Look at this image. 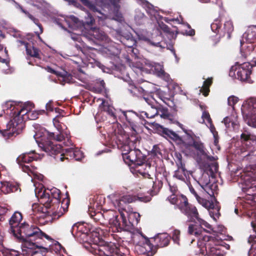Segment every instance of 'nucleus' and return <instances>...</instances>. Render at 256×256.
I'll use <instances>...</instances> for the list:
<instances>
[{"mask_svg": "<svg viewBox=\"0 0 256 256\" xmlns=\"http://www.w3.org/2000/svg\"><path fill=\"white\" fill-rule=\"evenodd\" d=\"M72 236L80 242H88L89 250L96 256H124L112 242H108L100 237L99 232H90V226L86 223L74 224L71 229Z\"/></svg>", "mask_w": 256, "mask_h": 256, "instance_id": "1", "label": "nucleus"}, {"mask_svg": "<svg viewBox=\"0 0 256 256\" xmlns=\"http://www.w3.org/2000/svg\"><path fill=\"white\" fill-rule=\"evenodd\" d=\"M156 128L163 136L170 138L174 141H178L182 143L185 147L186 150L188 152L190 156L195 158L200 165H204L206 161L214 162L216 160L214 157L208 154V152L204 144L202 142L199 136L188 134L186 131L184 130V132L192 140V142H184L180 136L172 130L165 128L160 125H158Z\"/></svg>", "mask_w": 256, "mask_h": 256, "instance_id": "2", "label": "nucleus"}, {"mask_svg": "<svg viewBox=\"0 0 256 256\" xmlns=\"http://www.w3.org/2000/svg\"><path fill=\"white\" fill-rule=\"evenodd\" d=\"M188 232L198 238V246L201 254L204 256H224V252L222 250V244L224 242L222 240L214 236L204 234L200 228H198L192 225L188 227Z\"/></svg>", "mask_w": 256, "mask_h": 256, "instance_id": "3", "label": "nucleus"}, {"mask_svg": "<svg viewBox=\"0 0 256 256\" xmlns=\"http://www.w3.org/2000/svg\"><path fill=\"white\" fill-rule=\"evenodd\" d=\"M171 239L170 236L166 233L160 234L151 240H154L155 246L152 243L147 237L140 233V234L134 235L132 240L136 244V250L140 254L153 256L157 252L158 248H163L168 245Z\"/></svg>", "mask_w": 256, "mask_h": 256, "instance_id": "4", "label": "nucleus"}, {"mask_svg": "<svg viewBox=\"0 0 256 256\" xmlns=\"http://www.w3.org/2000/svg\"><path fill=\"white\" fill-rule=\"evenodd\" d=\"M12 235L18 242L23 243V247L27 242H35L34 244H42L40 242L43 238L50 243H52L54 240L50 236L42 232L38 226L29 224L26 222L22 223L20 226L16 228V232L12 234Z\"/></svg>", "mask_w": 256, "mask_h": 256, "instance_id": "5", "label": "nucleus"}, {"mask_svg": "<svg viewBox=\"0 0 256 256\" xmlns=\"http://www.w3.org/2000/svg\"><path fill=\"white\" fill-rule=\"evenodd\" d=\"M111 139L114 141L118 148L122 152V158L124 154H128L136 146L138 138L132 136L128 137L126 134L120 124L118 123L113 124L109 130Z\"/></svg>", "mask_w": 256, "mask_h": 256, "instance_id": "6", "label": "nucleus"}, {"mask_svg": "<svg viewBox=\"0 0 256 256\" xmlns=\"http://www.w3.org/2000/svg\"><path fill=\"white\" fill-rule=\"evenodd\" d=\"M236 67H232L229 72L230 76H235V78L242 81L248 83H252V81L250 78L252 72V68L254 65L248 62H244L239 64V62H236Z\"/></svg>", "mask_w": 256, "mask_h": 256, "instance_id": "7", "label": "nucleus"}, {"mask_svg": "<svg viewBox=\"0 0 256 256\" xmlns=\"http://www.w3.org/2000/svg\"><path fill=\"white\" fill-rule=\"evenodd\" d=\"M46 132V135L41 138L39 146L49 155L54 156V158L56 160V157L62 152V146L51 140L52 138H54V133L48 132Z\"/></svg>", "mask_w": 256, "mask_h": 256, "instance_id": "8", "label": "nucleus"}, {"mask_svg": "<svg viewBox=\"0 0 256 256\" xmlns=\"http://www.w3.org/2000/svg\"><path fill=\"white\" fill-rule=\"evenodd\" d=\"M60 190L53 188L50 190H40L38 194V197L39 198L40 202L46 208H48L54 203H60Z\"/></svg>", "mask_w": 256, "mask_h": 256, "instance_id": "9", "label": "nucleus"}, {"mask_svg": "<svg viewBox=\"0 0 256 256\" xmlns=\"http://www.w3.org/2000/svg\"><path fill=\"white\" fill-rule=\"evenodd\" d=\"M140 216L139 213L134 212L132 209L130 212H122L120 218V232L122 230L130 231L137 226L140 220Z\"/></svg>", "mask_w": 256, "mask_h": 256, "instance_id": "10", "label": "nucleus"}, {"mask_svg": "<svg viewBox=\"0 0 256 256\" xmlns=\"http://www.w3.org/2000/svg\"><path fill=\"white\" fill-rule=\"evenodd\" d=\"M40 242L42 244H34L35 242H28L24 244V248H27V250H26V254L28 255L27 256H46L51 244L44 239H42Z\"/></svg>", "mask_w": 256, "mask_h": 256, "instance_id": "11", "label": "nucleus"}, {"mask_svg": "<svg viewBox=\"0 0 256 256\" xmlns=\"http://www.w3.org/2000/svg\"><path fill=\"white\" fill-rule=\"evenodd\" d=\"M147 198L146 197H138L136 196L132 195H126L120 198L119 200L116 201V206L118 208V210L121 214L122 212H124L126 214V212H130V210L132 208L130 205V203L134 202L138 200L142 202H147ZM121 216V215H120Z\"/></svg>", "mask_w": 256, "mask_h": 256, "instance_id": "12", "label": "nucleus"}, {"mask_svg": "<svg viewBox=\"0 0 256 256\" xmlns=\"http://www.w3.org/2000/svg\"><path fill=\"white\" fill-rule=\"evenodd\" d=\"M104 220L108 221L109 231L112 232H120V217L116 212L112 210H107L103 212Z\"/></svg>", "mask_w": 256, "mask_h": 256, "instance_id": "13", "label": "nucleus"}, {"mask_svg": "<svg viewBox=\"0 0 256 256\" xmlns=\"http://www.w3.org/2000/svg\"><path fill=\"white\" fill-rule=\"evenodd\" d=\"M136 147V146L128 154H124V160L128 164H134L136 166H138L140 164H142L143 160L146 159V157Z\"/></svg>", "mask_w": 256, "mask_h": 256, "instance_id": "14", "label": "nucleus"}, {"mask_svg": "<svg viewBox=\"0 0 256 256\" xmlns=\"http://www.w3.org/2000/svg\"><path fill=\"white\" fill-rule=\"evenodd\" d=\"M128 90L133 96H142L148 104H152L150 101L152 98L146 96V91L140 86L136 85L134 82H130L128 84Z\"/></svg>", "mask_w": 256, "mask_h": 256, "instance_id": "15", "label": "nucleus"}, {"mask_svg": "<svg viewBox=\"0 0 256 256\" xmlns=\"http://www.w3.org/2000/svg\"><path fill=\"white\" fill-rule=\"evenodd\" d=\"M137 172L146 178L151 179V176L153 174L156 168L152 166L150 162H146V159L142 162L138 166H136Z\"/></svg>", "mask_w": 256, "mask_h": 256, "instance_id": "16", "label": "nucleus"}, {"mask_svg": "<svg viewBox=\"0 0 256 256\" xmlns=\"http://www.w3.org/2000/svg\"><path fill=\"white\" fill-rule=\"evenodd\" d=\"M26 108L24 106L20 110L17 112H14V115L15 116L11 120L10 122V125L12 126L13 128L20 129L23 127L24 121L26 118L25 115L22 114L25 112Z\"/></svg>", "mask_w": 256, "mask_h": 256, "instance_id": "17", "label": "nucleus"}, {"mask_svg": "<svg viewBox=\"0 0 256 256\" xmlns=\"http://www.w3.org/2000/svg\"><path fill=\"white\" fill-rule=\"evenodd\" d=\"M38 158V154H36L34 151H30L20 155L16 160L18 164H30L34 160H37Z\"/></svg>", "mask_w": 256, "mask_h": 256, "instance_id": "18", "label": "nucleus"}, {"mask_svg": "<svg viewBox=\"0 0 256 256\" xmlns=\"http://www.w3.org/2000/svg\"><path fill=\"white\" fill-rule=\"evenodd\" d=\"M22 220V214L19 212H15L9 220V224L10 228L9 232L12 234L16 232V228H18L20 225V222Z\"/></svg>", "mask_w": 256, "mask_h": 256, "instance_id": "19", "label": "nucleus"}, {"mask_svg": "<svg viewBox=\"0 0 256 256\" xmlns=\"http://www.w3.org/2000/svg\"><path fill=\"white\" fill-rule=\"evenodd\" d=\"M67 198H64L62 202L61 206L59 208V210H57L52 212V216L53 218L58 219L61 216L68 210V206L70 205V200L68 196V194L67 192Z\"/></svg>", "mask_w": 256, "mask_h": 256, "instance_id": "20", "label": "nucleus"}, {"mask_svg": "<svg viewBox=\"0 0 256 256\" xmlns=\"http://www.w3.org/2000/svg\"><path fill=\"white\" fill-rule=\"evenodd\" d=\"M186 216L190 222H195L199 217V214L196 206L189 204L186 208L181 211Z\"/></svg>", "mask_w": 256, "mask_h": 256, "instance_id": "21", "label": "nucleus"}, {"mask_svg": "<svg viewBox=\"0 0 256 256\" xmlns=\"http://www.w3.org/2000/svg\"><path fill=\"white\" fill-rule=\"evenodd\" d=\"M1 191L4 194H8L11 192H14L18 191L20 192V188L19 185L16 183L10 182H1Z\"/></svg>", "mask_w": 256, "mask_h": 256, "instance_id": "22", "label": "nucleus"}, {"mask_svg": "<svg viewBox=\"0 0 256 256\" xmlns=\"http://www.w3.org/2000/svg\"><path fill=\"white\" fill-rule=\"evenodd\" d=\"M89 34L90 38L100 41L108 42V36L100 28H94L90 30Z\"/></svg>", "mask_w": 256, "mask_h": 256, "instance_id": "23", "label": "nucleus"}, {"mask_svg": "<svg viewBox=\"0 0 256 256\" xmlns=\"http://www.w3.org/2000/svg\"><path fill=\"white\" fill-rule=\"evenodd\" d=\"M88 213L94 222L100 223L101 224H105L106 222L104 220L103 213L96 209L92 208V207H89Z\"/></svg>", "mask_w": 256, "mask_h": 256, "instance_id": "24", "label": "nucleus"}, {"mask_svg": "<svg viewBox=\"0 0 256 256\" xmlns=\"http://www.w3.org/2000/svg\"><path fill=\"white\" fill-rule=\"evenodd\" d=\"M74 152V148H70L62 149L60 156L56 157V161L64 162V160H73L72 153Z\"/></svg>", "mask_w": 256, "mask_h": 256, "instance_id": "25", "label": "nucleus"}, {"mask_svg": "<svg viewBox=\"0 0 256 256\" xmlns=\"http://www.w3.org/2000/svg\"><path fill=\"white\" fill-rule=\"evenodd\" d=\"M104 203L105 199L102 196H94L92 200H90L89 207H92V208L100 210Z\"/></svg>", "mask_w": 256, "mask_h": 256, "instance_id": "26", "label": "nucleus"}, {"mask_svg": "<svg viewBox=\"0 0 256 256\" xmlns=\"http://www.w3.org/2000/svg\"><path fill=\"white\" fill-rule=\"evenodd\" d=\"M152 98H150V101L152 104H150L151 106V109L148 110V112H144V116H146V117L148 118H153L155 116L158 115L160 111L162 112V110H164V108L162 110L159 106H154V102L152 101Z\"/></svg>", "mask_w": 256, "mask_h": 256, "instance_id": "27", "label": "nucleus"}, {"mask_svg": "<svg viewBox=\"0 0 256 256\" xmlns=\"http://www.w3.org/2000/svg\"><path fill=\"white\" fill-rule=\"evenodd\" d=\"M26 108V111L22 114L25 115L26 118H28L31 120H35L38 118L40 114H44V110H38V111H31L30 110V108L28 106H24Z\"/></svg>", "mask_w": 256, "mask_h": 256, "instance_id": "28", "label": "nucleus"}, {"mask_svg": "<svg viewBox=\"0 0 256 256\" xmlns=\"http://www.w3.org/2000/svg\"><path fill=\"white\" fill-rule=\"evenodd\" d=\"M60 75H58V80L62 84L64 85L66 83L73 82V76L68 72L65 70L60 72Z\"/></svg>", "mask_w": 256, "mask_h": 256, "instance_id": "29", "label": "nucleus"}, {"mask_svg": "<svg viewBox=\"0 0 256 256\" xmlns=\"http://www.w3.org/2000/svg\"><path fill=\"white\" fill-rule=\"evenodd\" d=\"M120 42L126 46L132 48V50L134 52V50L133 46L136 45V41L134 40L132 35H128L126 37H122Z\"/></svg>", "mask_w": 256, "mask_h": 256, "instance_id": "30", "label": "nucleus"}, {"mask_svg": "<svg viewBox=\"0 0 256 256\" xmlns=\"http://www.w3.org/2000/svg\"><path fill=\"white\" fill-rule=\"evenodd\" d=\"M26 52L27 55L32 57L40 58L39 54V50L32 46H31L28 43L26 42Z\"/></svg>", "mask_w": 256, "mask_h": 256, "instance_id": "31", "label": "nucleus"}, {"mask_svg": "<svg viewBox=\"0 0 256 256\" xmlns=\"http://www.w3.org/2000/svg\"><path fill=\"white\" fill-rule=\"evenodd\" d=\"M102 102L100 105L99 108L102 110L106 112L110 116L116 118L114 108L110 106L104 100L102 99Z\"/></svg>", "mask_w": 256, "mask_h": 256, "instance_id": "32", "label": "nucleus"}, {"mask_svg": "<svg viewBox=\"0 0 256 256\" xmlns=\"http://www.w3.org/2000/svg\"><path fill=\"white\" fill-rule=\"evenodd\" d=\"M194 223H196V224H198V226H197L196 224H190L188 226V227L192 225L194 227H196L198 228H200L202 229V233L204 234H206V233L208 232V231L206 230L204 228H202V226H203L205 228H210V229L211 227H212L208 223L204 221L202 219L200 218V217L198 218V220H196V221L194 222Z\"/></svg>", "mask_w": 256, "mask_h": 256, "instance_id": "33", "label": "nucleus"}, {"mask_svg": "<svg viewBox=\"0 0 256 256\" xmlns=\"http://www.w3.org/2000/svg\"><path fill=\"white\" fill-rule=\"evenodd\" d=\"M124 116L126 121L130 124V126H132V127L136 126L135 118H136L137 116L135 113L132 111H129L124 112Z\"/></svg>", "mask_w": 256, "mask_h": 256, "instance_id": "34", "label": "nucleus"}, {"mask_svg": "<svg viewBox=\"0 0 256 256\" xmlns=\"http://www.w3.org/2000/svg\"><path fill=\"white\" fill-rule=\"evenodd\" d=\"M23 13H24L30 19L32 20L33 22L38 26L40 28V32H36V34L38 36V38L41 39L40 34H42L43 32V28L42 25L39 22L38 20L34 18L28 11H23Z\"/></svg>", "mask_w": 256, "mask_h": 256, "instance_id": "35", "label": "nucleus"}, {"mask_svg": "<svg viewBox=\"0 0 256 256\" xmlns=\"http://www.w3.org/2000/svg\"><path fill=\"white\" fill-rule=\"evenodd\" d=\"M245 106L248 108V113H256V98H249Z\"/></svg>", "mask_w": 256, "mask_h": 256, "instance_id": "36", "label": "nucleus"}, {"mask_svg": "<svg viewBox=\"0 0 256 256\" xmlns=\"http://www.w3.org/2000/svg\"><path fill=\"white\" fill-rule=\"evenodd\" d=\"M178 199V202H177L176 205L180 211L186 208L190 204L187 198L183 194L179 195Z\"/></svg>", "mask_w": 256, "mask_h": 256, "instance_id": "37", "label": "nucleus"}, {"mask_svg": "<svg viewBox=\"0 0 256 256\" xmlns=\"http://www.w3.org/2000/svg\"><path fill=\"white\" fill-rule=\"evenodd\" d=\"M246 39L250 42H256V26H252L246 33Z\"/></svg>", "mask_w": 256, "mask_h": 256, "instance_id": "38", "label": "nucleus"}, {"mask_svg": "<svg viewBox=\"0 0 256 256\" xmlns=\"http://www.w3.org/2000/svg\"><path fill=\"white\" fill-rule=\"evenodd\" d=\"M198 202L202 204L204 207L208 209H212L214 207V204L209 200L200 197L196 198Z\"/></svg>", "mask_w": 256, "mask_h": 256, "instance_id": "39", "label": "nucleus"}, {"mask_svg": "<svg viewBox=\"0 0 256 256\" xmlns=\"http://www.w3.org/2000/svg\"><path fill=\"white\" fill-rule=\"evenodd\" d=\"M246 116L248 124L256 128V113H248Z\"/></svg>", "mask_w": 256, "mask_h": 256, "instance_id": "40", "label": "nucleus"}, {"mask_svg": "<svg viewBox=\"0 0 256 256\" xmlns=\"http://www.w3.org/2000/svg\"><path fill=\"white\" fill-rule=\"evenodd\" d=\"M149 180L150 184L152 185V191L155 193L158 192L162 186V182L161 180L154 182L152 178Z\"/></svg>", "mask_w": 256, "mask_h": 256, "instance_id": "41", "label": "nucleus"}, {"mask_svg": "<svg viewBox=\"0 0 256 256\" xmlns=\"http://www.w3.org/2000/svg\"><path fill=\"white\" fill-rule=\"evenodd\" d=\"M224 32L226 34L228 38H230V34L234 30V26L232 22L230 21H227L224 24Z\"/></svg>", "mask_w": 256, "mask_h": 256, "instance_id": "42", "label": "nucleus"}, {"mask_svg": "<svg viewBox=\"0 0 256 256\" xmlns=\"http://www.w3.org/2000/svg\"><path fill=\"white\" fill-rule=\"evenodd\" d=\"M212 78H207L206 80L204 82L202 88L204 90V95L205 96H206L208 92H210V86L212 85Z\"/></svg>", "mask_w": 256, "mask_h": 256, "instance_id": "43", "label": "nucleus"}, {"mask_svg": "<svg viewBox=\"0 0 256 256\" xmlns=\"http://www.w3.org/2000/svg\"><path fill=\"white\" fill-rule=\"evenodd\" d=\"M222 26L220 20H216L214 22L211 24V29L215 33L218 34Z\"/></svg>", "mask_w": 256, "mask_h": 256, "instance_id": "44", "label": "nucleus"}, {"mask_svg": "<svg viewBox=\"0 0 256 256\" xmlns=\"http://www.w3.org/2000/svg\"><path fill=\"white\" fill-rule=\"evenodd\" d=\"M76 47L77 49L80 52L88 58V56L89 55V53L90 51L92 50V48L88 47V46H80L78 44L76 46Z\"/></svg>", "mask_w": 256, "mask_h": 256, "instance_id": "45", "label": "nucleus"}, {"mask_svg": "<svg viewBox=\"0 0 256 256\" xmlns=\"http://www.w3.org/2000/svg\"><path fill=\"white\" fill-rule=\"evenodd\" d=\"M21 167L22 170L23 172L28 174L32 173L34 170L35 169V167L32 165L26 164H19Z\"/></svg>", "mask_w": 256, "mask_h": 256, "instance_id": "46", "label": "nucleus"}, {"mask_svg": "<svg viewBox=\"0 0 256 256\" xmlns=\"http://www.w3.org/2000/svg\"><path fill=\"white\" fill-rule=\"evenodd\" d=\"M177 161L176 162V165L178 169H181L183 172H184L186 170L185 168V164L182 162V156L178 154L176 156Z\"/></svg>", "mask_w": 256, "mask_h": 256, "instance_id": "47", "label": "nucleus"}, {"mask_svg": "<svg viewBox=\"0 0 256 256\" xmlns=\"http://www.w3.org/2000/svg\"><path fill=\"white\" fill-rule=\"evenodd\" d=\"M214 186L216 187V185L214 186V184H207L204 186H202V188L210 196H212L214 194V192L212 189V187Z\"/></svg>", "mask_w": 256, "mask_h": 256, "instance_id": "48", "label": "nucleus"}, {"mask_svg": "<svg viewBox=\"0 0 256 256\" xmlns=\"http://www.w3.org/2000/svg\"><path fill=\"white\" fill-rule=\"evenodd\" d=\"M4 256H20V254L18 251L14 250H6L3 252Z\"/></svg>", "mask_w": 256, "mask_h": 256, "instance_id": "49", "label": "nucleus"}, {"mask_svg": "<svg viewBox=\"0 0 256 256\" xmlns=\"http://www.w3.org/2000/svg\"><path fill=\"white\" fill-rule=\"evenodd\" d=\"M180 232L178 230H174L172 232V239L175 243L178 244H180Z\"/></svg>", "mask_w": 256, "mask_h": 256, "instance_id": "50", "label": "nucleus"}, {"mask_svg": "<svg viewBox=\"0 0 256 256\" xmlns=\"http://www.w3.org/2000/svg\"><path fill=\"white\" fill-rule=\"evenodd\" d=\"M252 136V135L246 130H245L240 135L241 139L244 142H248L250 140H253Z\"/></svg>", "mask_w": 256, "mask_h": 256, "instance_id": "51", "label": "nucleus"}, {"mask_svg": "<svg viewBox=\"0 0 256 256\" xmlns=\"http://www.w3.org/2000/svg\"><path fill=\"white\" fill-rule=\"evenodd\" d=\"M152 155L154 156H158V155L162 156L160 148L157 144L154 145L151 150Z\"/></svg>", "mask_w": 256, "mask_h": 256, "instance_id": "52", "label": "nucleus"}, {"mask_svg": "<svg viewBox=\"0 0 256 256\" xmlns=\"http://www.w3.org/2000/svg\"><path fill=\"white\" fill-rule=\"evenodd\" d=\"M179 195L177 194H172L170 196L168 197L167 200L170 202L172 204H176L178 202V198Z\"/></svg>", "mask_w": 256, "mask_h": 256, "instance_id": "53", "label": "nucleus"}, {"mask_svg": "<svg viewBox=\"0 0 256 256\" xmlns=\"http://www.w3.org/2000/svg\"><path fill=\"white\" fill-rule=\"evenodd\" d=\"M202 118L203 122H204L205 120H206L208 124L212 122L210 114L208 111L204 110L203 112Z\"/></svg>", "mask_w": 256, "mask_h": 256, "instance_id": "54", "label": "nucleus"}, {"mask_svg": "<svg viewBox=\"0 0 256 256\" xmlns=\"http://www.w3.org/2000/svg\"><path fill=\"white\" fill-rule=\"evenodd\" d=\"M73 160H80L82 158V152L79 150L74 148V152L72 153Z\"/></svg>", "mask_w": 256, "mask_h": 256, "instance_id": "55", "label": "nucleus"}, {"mask_svg": "<svg viewBox=\"0 0 256 256\" xmlns=\"http://www.w3.org/2000/svg\"><path fill=\"white\" fill-rule=\"evenodd\" d=\"M160 27L164 32L170 34L171 36L173 35L174 33L171 31L170 28L166 24L162 23L160 24Z\"/></svg>", "mask_w": 256, "mask_h": 256, "instance_id": "56", "label": "nucleus"}, {"mask_svg": "<svg viewBox=\"0 0 256 256\" xmlns=\"http://www.w3.org/2000/svg\"><path fill=\"white\" fill-rule=\"evenodd\" d=\"M0 132L2 136H3V137L6 139L10 138L14 134L12 132H10L8 130H2L0 131Z\"/></svg>", "mask_w": 256, "mask_h": 256, "instance_id": "57", "label": "nucleus"}, {"mask_svg": "<svg viewBox=\"0 0 256 256\" xmlns=\"http://www.w3.org/2000/svg\"><path fill=\"white\" fill-rule=\"evenodd\" d=\"M84 5L87 6L90 10H94L96 8L94 4L90 0H80Z\"/></svg>", "mask_w": 256, "mask_h": 256, "instance_id": "58", "label": "nucleus"}, {"mask_svg": "<svg viewBox=\"0 0 256 256\" xmlns=\"http://www.w3.org/2000/svg\"><path fill=\"white\" fill-rule=\"evenodd\" d=\"M222 122L224 124V125L228 128L230 127V124L233 127H234V124L236 125V124H234V122H232L230 118L228 116L224 118Z\"/></svg>", "mask_w": 256, "mask_h": 256, "instance_id": "59", "label": "nucleus"}, {"mask_svg": "<svg viewBox=\"0 0 256 256\" xmlns=\"http://www.w3.org/2000/svg\"><path fill=\"white\" fill-rule=\"evenodd\" d=\"M238 102V98L234 96H230L228 98V102L230 106H234Z\"/></svg>", "mask_w": 256, "mask_h": 256, "instance_id": "60", "label": "nucleus"}, {"mask_svg": "<svg viewBox=\"0 0 256 256\" xmlns=\"http://www.w3.org/2000/svg\"><path fill=\"white\" fill-rule=\"evenodd\" d=\"M158 75L162 78H164L166 81H168L169 80V76L162 69L158 72Z\"/></svg>", "mask_w": 256, "mask_h": 256, "instance_id": "61", "label": "nucleus"}, {"mask_svg": "<svg viewBox=\"0 0 256 256\" xmlns=\"http://www.w3.org/2000/svg\"><path fill=\"white\" fill-rule=\"evenodd\" d=\"M45 70H46L48 72L56 75L58 77V75H60V72L55 70L50 66H46L45 67Z\"/></svg>", "mask_w": 256, "mask_h": 256, "instance_id": "62", "label": "nucleus"}, {"mask_svg": "<svg viewBox=\"0 0 256 256\" xmlns=\"http://www.w3.org/2000/svg\"><path fill=\"white\" fill-rule=\"evenodd\" d=\"M248 242H252V248L250 250H252V249L256 250V236L253 238L252 236H250L248 239Z\"/></svg>", "mask_w": 256, "mask_h": 256, "instance_id": "63", "label": "nucleus"}, {"mask_svg": "<svg viewBox=\"0 0 256 256\" xmlns=\"http://www.w3.org/2000/svg\"><path fill=\"white\" fill-rule=\"evenodd\" d=\"M208 124H210V130L212 132V134L214 136V137H216V136H218V132L216 130V128H215L214 125L212 124V122H211L210 123H209Z\"/></svg>", "mask_w": 256, "mask_h": 256, "instance_id": "64", "label": "nucleus"}]
</instances>
